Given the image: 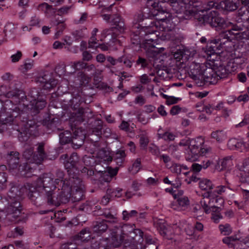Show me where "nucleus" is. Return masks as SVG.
Returning a JSON list of instances; mask_svg holds the SVG:
<instances>
[{"label": "nucleus", "instance_id": "obj_40", "mask_svg": "<svg viewBox=\"0 0 249 249\" xmlns=\"http://www.w3.org/2000/svg\"><path fill=\"white\" fill-rule=\"evenodd\" d=\"M28 96V99L30 101V103H31L39 99L40 97L43 96L40 94L37 89L34 88L30 91Z\"/></svg>", "mask_w": 249, "mask_h": 249}, {"label": "nucleus", "instance_id": "obj_62", "mask_svg": "<svg viewBox=\"0 0 249 249\" xmlns=\"http://www.w3.org/2000/svg\"><path fill=\"white\" fill-rule=\"evenodd\" d=\"M238 240L236 237L229 236L226 237L223 239L222 241L224 243L227 244L229 247H232L233 244L232 242Z\"/></svg>", "mask_w": 249, "mask_h": 249}, {"label": "nucleus", "instance_id": "obj_4", "mask_svg": "<svg viewBox=\"0 0 249 249\" xmlns=\"http://www.w3.org/2000/svg\"><path fill=\"white\" fill-rule=\"evenodd\" d=\"M77 98H73L70 100L69 104L71 108L76 111L74 116L71 118V121L75 123V125L88 120L93 116L92 111L89 107L79 108V105L77 103Z\"/></svg>", "mask_w": 249, "mask_h": 249}, {"label": "nucleus", "instance_id": "obj_63", "mask_svg": "<svg viewBox=\"0 0 249 249\" xmlns=\"http://www.w3.org/2000/svg\"><path fill=\"white\" fill-rule=\"evenodd\" d=\"M51 79V76L49 72L44 73L42 76H39L38 78L37 81L43 84L44 83L47 82Z\"/></svg>", "mask_w": 249, "mask_h": 249}, {"label": "nucleus", "instance_id": "obj_7", "mask_svg": "<svg viewBox=\"0 0 249 249\" xmlns=\"http://www.w3.org/2000/svg\"><path fill=\"white\" fill-rule=\"evenodd\" d=\"M122 233L124 235H127L130 239L137 244V246H140L141 249H144L145 248L143 245V232L139 229H134L130 225H124L122 227Z\"/></svg>", "mask_w": 249, "mask_h": 249}, {"label": "nucleus", "instance_id": "obj_12", "mask_svg": "<svg viewBox=\"0 0 249 249\" xmlns=\"http://www.w3.org/2000/svg\"><path fill=\"white\" fill-rule=\"evenodd\" d=\"M25 191L28 194V190L26 188V184L20 188L16 186H12L8 193V200L19 201L20 197L22 196Z\"/></svg>", "mask_w": 249, "mask_h": 249}, {"label": "nucleus", "instance_id": "obj_52", "mask_svg": "<svg viewBox=\"0 0 249 249\" xmlns=\"http://www.w3.org/2000/svg\"><path fill=\"white\" fill-rule=\"evenodd\" d=\"M56 178L55 179V183L58 185L59 183H60V186L62 185V183L61 182H63L65 180H63L64 174L63 171L58 169L56 170Z\"/></svg>", "mask_w": 249, "mask_h": 249}, {"label": "nucleus", "instance_id": "obj_36", "mask_svg": "<svg viewBox=\"0 0 249 249\" xmlns=\"http://www.w3.org/2000/svg\"><path fill=\"white\" fill-rule=\"evenodd\" d=\"M95 151H96V150H95ZM97 155L98 158L103 159L105 161H111L112 160V158L109 155L108 151L104 148L98 149L97 150Z\"/></svg>", "mask_w": 249, "mask_h": 249}, {"label": "nucleus", "instance_id": "obj_8", "mask_svg": "<svg viewBox=\"0 0 249 249\" xmlns=\"http://www.w3.org/2000/svg\"><path fill=\"white\" fill-rule=\"evenodd\" d=\"M205 68L204 64H200L193 62L190 66V71L188 72L189 76L194 81L198 87L203 86L204 79L203 78V69Z\"/></svg>", "mask_w": 249, "mask_h": 249}, {"label": "nucleus", "instance_id": "obj_5", "mask_svg": "<svg viewBox=\"0 0 249 249\" xmlns=\"http://www.w3.org/2000/svg\"><path fill=\"white\" fill-rule=\"evenodd\" d=\"M8 205L4 208L6 218L11 222H19L25 221L24 216L21 214V206L19 201L8 200Z\"/></svg>", "mask_w": 249, "mask_h": 249}, {"label": "nucleus", "instance_id": "obj_28", "mask_svg": "<svg viewBox=\"0 0 249 249\" xmlns=\"http://www.w3.org/2000/svg\"><path fill=\"white\" fill-rule=\"evenodd\" d=\"M84 189L81 187L78 189H72L71 198L73 202H77L82 200L84 197Z\"/></svg>", "mask_w": 249, "mask_h": 249}, {"label": "nucleus", "instance_id": "obj_19", "mask_svg": "<svg viewBox=\"0 0 249 249\" xmlns=\"http://www.w3.org/2000/svg\"><path fill=\"white\" fill-rule=\"evenodd\" d=\"M67 182L69 184V186L72 189H78L80 187L82 188H85L84 185L82 183V179L78 176L74 175L73 177H70L69 180L65 179L62 182Z\"/></svg>", "mask_w": 249, "mask_h": 249}, {"label": "nucleus", "instance_id": "obj_26", "mask_svg": "<svg viewBox=\"0 0 249 249\" xmlns=\"http://www.w3.org/2000/svg\"><path fill=\"white\" fill-rule=\"evenodd\" d=\"M118 170L117 168L112 169L111 167H107L105 171H99L101 173V177L103 180L106 182H109L113 177L115 176L117 173Z\"/></svg>", "mask_w": 249, "mask_h": 249}, {"label": "nucleus", "instance_id": "obj_27", "mask_svg": "<svg viewBox=\"0 0 249 249\" xmlns=\"http://www.w3.org/2000/svg\"><path fill=\"white\" fill-rule=\"evenodd\" d=\"M79 157L77 154L73 153L68 159L67 162L65 163V167L67 169H71L76 167L79 162Z\"/></svg>", "mask_w": 249, "mask_h": 249}, {"label": "nucleus", "instance_id": "obj_11", "mask_svg": "<svg viewBox=\"0 0 249 249\" xmlns=\"http://www.w3.org/2000/svg\"><path fill=\"white\" fill-rule=\"evenodd\" d=\"M191 1V0H170L167 2L175 13L182 14L185 8H187Z\"/></svg>", "mask_w": 249, "mask_h": 249}, {"label": "nucleus", "instance_id": "obj_6", "mask_svg": "<svg viewBox=\"0 0 249 249\" xmlns=\"http://www.w3.org/2000/svg\"><path fill=\"white\" fill-rule=\"evenodd\" d=\"M157 19L161 21L162 23H160L159 21H155L152 18L145 19L144 22L140 24L139 26L141 27L140 33L142 34V32H144L145 35H147L154 33L158 29L161 30V28H162V30H163L164 29V23H166V21L168 20L166 17Z\"/></svg>", "mask_w": 249, "mask_h": 249}, {"label": "nucleus", "instance_id": "obj_2", "mask_svg": "<svg viewBox=\"0 0 249 249\" xmlns=\"http://www.w3.org/2000/svg\"><path fill=\"white\" fill-rule=\"evenodd\" d=\"M71 188L67 182H62L61 189H58L57 193L54 191L46 202L48 205L58 206L61 204L69 202L71 197Z\"/></svg>", "mask_w": 249, "mask_h": 249}, {"label": "nucleus", "instance_id": "obj_39", "mask_svg": "<svg viewBox=\"0 0 249 249\" xmlns=\"http://www.w3.org/2000/svg\"><path fill=\"white\" fill-rule=\"evenodd\" d=\"M231 161L230 157H226L219 160L216 165H215V169L218 171H221L225 169L228 164Z\"/></svg>", "mask_w": 249, "mask_h": 249}, {"label": "nucleus", "instance_id": "obj_45", "mask_svg": "<svg viewBox=\"0 0 249 249\" xmlns=\"http://www.w3.org/2000/svg\"><path fill=\"white\" fill-rule=\"evenodd\" d=\"M101 77L100 76L95 75L94 76V81L95 84H98V87H101L103 89L107 92H110L112 90V89L108 86L107 84L101 82Z\"/></svg>", "mask_w": 249, "mask_h": 249}, {"label": "nucleus", "instance_id": "obj_61", "mask_svg": "<svg viewBox=\"0 0 249 249\" xmlns=\"http://www.w3.org/2000/svg\"><path fill=\"white\" fill-rule=\"evenodd\" d=\"M125 157V154L124 151V150H119L117 151L115 155L114 156V158L116 160H119V161H117V162H121L122 163Z\"/></svg>", "mask_w": 249, "mask_h": 249}, {"label": "nucleus", "instance_id": "obj_18", "mask_svg": "<svg viewBox=\"0 0 249 249\" xmlns=\"http://www.w3.org/2000/svg\"><path fill=\"white\" fill-rule=\"evenodd\" d=\"M201 14L198 18V22L200 25L209 24L210 25L214 15H216L217 12L214 11L207 12L205 11H200Z\"/></svg>", "mask_w": 249, "mask_h": 249}, {"label": "nucleus", "instance_id": "obj_9", "mask_svg": "<svg viewBox=\"0 0 249 249\" xmlns=\"http://www.w3.org/2000/svg\"><path fill=\"white\" fill-rule=\"evenodd\" d=\"M111 22L115 26L109 29H106L103 31V33L106 36L112 34V32L116 29L120 33L123 32L124 31L125 28L124 21L119 15L117 14H113Z\"/></svg>", "mask_w": 249, "mask_h": 249}, {"label": "nucleus", "instance_id": "obj_15", "mask_svg": "<svg viewBox=\"0 0 249 249\" xmlns=\"http://www.w3.org/2000/svg\"><path fill=\"white\" fill-rule=\"evenodd\" d=\"M202 74L204 79L203 86L206 83H209L211 84H214L217 83L216 79L215 70L210 67H207L205 65V68L203 69Z\"/></svg>", "mask_w": 249, "mask_h": 249}, {"label": "nucleus", "instance_id": "obj_32", "mask_svg": "<svg viewBox=\"0 0 249 249\" xmlns=\"http://www.w3.org/2000/svg\"><path fill=\"white\" fill-rule=\"evenodd\" d=\"M224 8L229 11L235 10L238 7L239 0H225L223 1Z\"/></svg>", "mask_w": 249, "mask_h": 249}, {"label": "nucleus", "instance_id": "obj_57", "mask_svg": "<svg viewBox=\"0 0 249 249\" xmlns=\"http://www.w3.org/2000/svg\"><path fill=\"white\" fill-rule=\"evenodd\" d=\"M223 20L216 15H213V17L211 22L210 25L213 27L220 26L222 23Z\"/></svg>", "mask_w": 249, "mask_h": 249}, {"label": "nucleus", "instance_id": "obj_48", "mask_svg": "<svg viewBox=\"0 0 249 249\" xmlns=\"http://www.w3.org/2000/svg\"><path fill=\"white\" fill-rule=\"evenodd\" d=\"M96 126L92 128L93 134H94L99 137L102 134V122L100 120L95 121Z\"/></svg>", "mask_w": 249, "mask_h": 249}, {"label": "nucleus", "instance_id": "obj_44", "mask_svg": "<svg viewBox=\"0 0 249 249\" xmlns=\"http://www.w3.org/2000/svg\"><path fill=\"white\" fill-rule=\"evenodd\" d=\"M111 243L115 247H119L121 244H123V234L122 231L121 234H115L111 237Z\"/></svg>", "mask_w": 249, "mask_h": 249}, {"label": "nucleus", "instance_id": "obj_55", "mask_svg": "<svg viewBox=\"0 0 249 249\" xmlns=\"http://www.w3.org/2000/svg\"><path fill=\"white\" fill-rule=\"evenodd\" d=\"M87 64L83 61L71 62V67L75 70H81L85 69Z\"/></svg>", "mask_w": 249, "mask_h": 249}, {"label": "nucleus", "instance_id": "obj_58", "mask_svg": "<svg viewBox=\"0 0 249 249\" xmlns=\"http://www.w3.org/2000/svg\"><path fill=\"white\" fill-rule=\"evenodd\" d=\"M149 143V139L147 137L142 135L140 138V145L141 149H144L146 148Z\"/></svg>", "mask_w": 249, "mask_h": 249}, {"label": "nucleus", "instance_id": "obj_34", "mask_svg": "<svg viewBox=\"0 0 249 249\" xmlns=\"http://www.w3.org/2000/svg\"><path fill=\"white\" fill-rule=\"evenodd\" d=\"M59 141L61 144H65L66 143L71 142V134L69 131H65L61 132L59 134Z\"/></svg>", "mask_w": 249, "mask_h": 249}, {"label": "nucleus", "instance_id": "obj_46", "mask_svg": "<svg viewBox=\"0 0 249 249\" xmlns=\"http://www.w3.org/2000/svg\"><path fill=\"white\" fill-rule=\"evenodd\" d=\"M200 203L205 213H210V212H220L221 210L220 208L217 206H211V207H209L205 201H201Z\"/></svg>", "mask_w": 249, "mask_h": 249}, {"label": "nucleus", "instance_id": "obj_20", "mask_svg": "<svg viewBox=\"0 0 249 249\" xmlns=\"http://www.w3.org/2000/svg\"><path fill=\"white\" fill-rule=\"evenodd\" d=\"M153 9L151 10L148 7L144 8L141 13V16L143 17L145 19H152L159 16L160 14L164 13L165 11H159L152 6Z\"/></svg>", "mask_w": 249, "mask_h": 249}, {"label": "nucleus", "instance_id": "obj_49", "mask_svg": "<svg viewBox=\"0 0 249 249\" xmlns=\"http://www.w3.org/2000/svg\"><path fill=\"white\" fill-rule=\"evenodd\" d=\"M175 137L176 136L173 133L168 131L161 134H158L159 138L162 139L165 141H173Z\"/></svg>", "mask_w": 249, "mask_h": 249}, {"label": "nucleus", "instance_id": "obj_31", "mask_svg": "<svg viewBox=\"0 0 249 249\" xmlns=\"http://www.w3.org/2000/svg\"><path fill=\"white\" fill-rule=\"evenodd\" d=\"M170 0H148L147 4L148 6H153L157 10L162 11H166V9L161 5L162 3L167 2Z\"/></svg>", "mask_w": 249, "mask_h": 249}, {"label": "nucleus", "instance_id": "obj_16", "mask_svg": "<svg viewBox=\"0 0 249 249\" xmlns=\"http://www.w3.org/2000/svg\"><path fill=\"white\" fill-rule=\"evenodd\" d=\"M47 157V154L44 150V143L41 142L37 145L36 151L33 155V161L36 164H40Z\"/></svg>", "mask_w": 249, "mask_h": 249}, {"label": "nucleus", "instance_id": "obj_24", "mask_svg": "<svg viewBox=\"0 0 249 249\" xmlns=\"http://www.w3.org/2000/svg\"><path fill=\"white\" fill-rule=\"evenodd\" d=\"M19 153L18 152H11L8 157V164L9 167L12 169H17L19 166Z\"/></svg>", "mask_w": 249, "mask_h": 249}, {"label": "nucleus", "instance_id": "obj_10", "mask_svg": "<svg viewBox=\"0 0 249 249\" xmlns=\"http://www.w3.org/2000/svg\"><path fill=\"white\" fill-rule=\"evenodd\" d=\"M86 138V132L80 128H75L71 136V145L73 148H79L84 143Z\"/></svg>", "mask_w": 249, "mask_h": 249}, {"label": "nucleus", "instance_id": "obj_59", "mask_svg": "<svg viewBox=\"0 0 249 249\" xmlns=\"http://www.w3.org/2000/svg\"><path fill=\"white\" fill-rule=\"evenodd\" d=\"M137 213V211L135 210H132L130 213H128L126 211H124L123 212V219L124 220H128L130 217L135 216Z\"/></svg>", "mask_w": 249, "mask_h": 249}, {"label": "nucleus", "instance_id": "obj_35", "mask_svg": "<svg viewBox=\"0 0 249 249\" xmlns=\"http://www.w3.org/2000/svg\"><path fill=\"white\" fill-rule=\"evenodd\" d=\"M199 185L201 190L206 191V192L212 191L213 187L212 181L207 179H204L200 181Z\"/></svg>", "mask_w": 249, "mask_h": 249}, {"label": "nucleus", "instance_id": "obj_56", "mask_svg": "<svg viewBox=\"0 0 249 249\" xmlns=\"http://www.w3.org/2000/svg\"><path fill=\"white\" fill-rule=\"evenodd\" d=\"M222 39H230V37L228 36L227 31L221 33L219 35V38L217 39H214V44H215V43H219V44L224 43L225 42L222 41Z\"/></svg>", "mask_w": 249, "mask_h": 249}, {"label": "nucleus", "instance_id": "obj_3", "mask_svg": "<svg viewBox=\"0 0 249 249\" xmlns=\"http://www.w3.org/2000/svg\"><path fill=\"white\" fill-rule=\"evenodd\" d=\"M205 141L201 137L193 139L190 142L189 149L191 155L186 158L187 160L191 161L196 160L198 156H203L211 151L210 147H206L204 145Z\"/></svg>", "mask_w": 249, "mask_h": 249}, {"label": "nucleus", "instance_id": "obj_29", "mask_svg": "<svg viewBox=\"0 0 249 249\" xmlns=\"http://www.w3.org/2000/svg\"><path fill=\"white\" fill-rule=\"evenodd\" d=\"M90 231L88 228H85L74 236V240H80L82 242L88 241L90 239Z\"/></svg>", "mask_w": 249, "mask_h": 249}, {"label": "nucleus", "instance_id": "obj_60", "mask_svg": "<svg viewBox=\"0 0 249 249\" xmlns=\"http://www.w3.org/2000/svg\"><path fill=\"white\" fill-rule=\"evenodd\" d=\"M219 229L221 233H223L224 235H229L231 232V230L229 224L220 225Z\"/></svg>", "mask_w": 249, "mask_h": 249}, {"label": "nucleus", "instance_id": "obj_43", "mask_svg": "<svg viewBox=\"0 0 249 249\" xmlns=\"http://www.w3.org/2000/svg\"><path fill=\"white\" fill-rule=\"evenodd\" d=\"M177 201L182 210H186L190 205L189 200L187 196L178 197Z\"/></svg>", "mask_w": 249, "mask_h": 249}, {"label": "nucleus", "instance_id": "obj_22", "mask_svg": "<svg viewBox=\"0 0 249 249\" xmlns=\"http://www.w3.org/2000/svg\"><path fill=\"white\" fill-rule=\"evenodd\" d=\"M107 223L106 220L94 222L92 224L93 231L98 234L105 232L108 229Z\"/></svg>", "mask_w": 249, "mask_h": 249}, {"label": "nucleus", "instance_id": "obj_23", "mask_svg": "<svg viewBox=\"0 0 249 249\" xmlns=\"http://www.w3.org/2000/svg\"><path fill=\"white\" fill-rule=\"evenodd\" d=\"M46 102L44 99V96H41L39 99L31 102L30 103V107H29L33 111L38 113L39 110L42 109L46 106Z\"/></svg>", "mask_w": 249, "mask_h": 249}, {"label": "nucleus", "instance_id": "obj_47", "mask_svg": "<svg viewBox=\"0 0 249 249\" xmlns=\"http://www.w3.org/2000/svg\"><path fill=\"white\" fill-rule=\"evenodd\" d=\"M34 149L32 147H29L25 150L23 153V157L26 159L27 160L30 162H34L33 161V155H34Z\"/></svg>", "mask_w": 249, "mask_h": 249}, {"label": "nucleus", "instance_id": "obj_50", "mask_svg": "<svg viewBox=\"0 0 249 249\" xmlns=\"http://www.w3.org/2000/svg\"><path fill=\"white\" fill-rule=\"evenodd\" d=\"M106 60L107 62L109 63L106 65V67L107 68H110L111 66L115 65L117 62H122L123 61V59L122 58H119L118 59H116L110 56H107L106 57Z\"/></svg>", "mask_w": 249, "mask_h": 249}, {"label": "nucleus", "instance_id": "obj_64", "mask_svg": "<svg viewBox=\"0 0 249 249\" xmlns=\"http://www.w3.org/2000/svg\"><path fill=\"white\" fill-rule=\"evenodd\" d=\"M169 73V70L167 68L164 69H159L157 71L158 75L159 77H162L163 79L166 78L167 75Z\"/></svg>", "mask_w": 249, "mask_h": 249}, {"label": "nucleus", "instance_id": "obj_51", "mask_svg": "<svg viewBox=\"0 0 249 249\" xmlns=\"http://www.w3.org/2000/svg\"><path fill=\"white\" fill-rule=\"evenodd\" d=\"M57 81L54 79L51 78L50 80H49L47 82L44 83L42 84V88L44 89H49L55 87L57 85Z\"/></svg>", "mask_w": 249, "mask_h": 249}, {"label": "nucleus", "instance_id": "obj_41", "mask_svg": "<svg viewBox=\"0 0 249 249\" xmlns=\"http://www.w3.org/2000/svg\"><path fill=\"white\" fill-rule=\"evenodd\" d=\"M123 234V244L124 247L126 249L128 248L129 249L135 247L137 246V244L132 239H130V237L126 235Z\"/></svg>", "mask_w": 249, "mask_h": 249}, {"label": "nucleus", "instance_id": "obj_54", "mask_svg": "<svg viewBox=\"0 0 249 249\" xmlns=\"http://www.w3.org/2000/svg\"><path fill=\"white\" fill-rule=\"evenodd\" d=\"M238 19L237 23L232 25L231 30L235 31H241L246 29V25H244L243 21H239Z\"/></svg>", "mask_w": 249, "mask_h": 249}, {"label": "nucleus", "instance_id": "obj_17", "mask_svg": "<svg viewBox=\"0 0 249 249\" xmlns=\"http://www.w3.org/2000/svg\"><path fill=\"white\" fill-rule=\"evenodd\" d=\"M42 124L44 126L46 127L47 129V133H50L51 132H54L56 131H60L61 128L58 126L60 124V122L58 119H53L47 120L45 119L43 121Z\"/></svg>", "mask_w": 249, "mask_h": 249}, {"label": "nucleus", "instance_id": "obj_53", "mask_svg": "<svg viewBox=\"0 0 249 249\" xmlns=\"http://www.w3.org/2000/svg\"><path fill=\"white\" fill-rule=\"evenodd\" d=\"M211 137L218 142H221L223 141L224 135L222 131L217 130L212 133Z\"/></svg>", "mask_w": 249, "mask_h": 249}, {"label": "nucleus", "instance_id": "obj_42", "mask_svg": "<svg viewBox=\"0 0 249 249\" xmlns=\"http://www.w3.org/2000/svg\"><path fill=\"white\" fill-rule=\"evenodd\" d=\"M214 40H212L206 46L205 52L207 53V55L211 56L212 54L216 53V51L218 48V47L217 46V43H215V44H214Z\"/></svg>", "mask_w": 249, "mask_h": 249}, {"label": "nucleus", "instance_id": "obj_33", "mask_svg": "<svg viewBox=\"0 0 249 249\" xmlns=\"http://www.w3.org/2000/svg\"><path fill=\"white\" fill-rule=\"evenodd\" d=\"M216 79L217 81L218 79L224 78L227 76L229 74V70H227L225 66L220 65L215 70Z\"/></svg>", "mask_w": 249, "mask_h": 249}, {"label": "nucleus", "instance_id": "obj_21", "mask_svg": "<svg viewBox=\"0 0 249 249\" xmlns=\"http://www.w3.org/2000/svg\"><path fill=\"white\" fill-rule=\"evenodd\" d=\"M248 144L241 141H238L236 139H231L230 140L228 143V146L230 149L238 150L242 151L247 148Z\"/></svg>", "mask_w": 249, "mask_h": 249}, {"label": "nucleus", "instance_id": "obj_38", "mask_svg": "<svg viewBox=\"0 0 249 249\" xmlns=\"http://www.w3.org/2000/svg\"><path fill=\"white\" fill-rule=\"evenodd\" d=\"M156 227L159 231L160 234L165 237L167 234V224L163 220H159L156 224Z\"/></svg>", "mask_w": 249, "mask_h": 249}, {"label": "nucleus", "instance_id": "obj_1", "mask_svg": "<svg viewBox=\"0 0 249 249\" xmlns=\"http://www.w3.org/2000/svg\"><path fill=\"white\" fill-rule=\"evenodd\" d=\"M56 185L51 174H44L33 183L26 184L28 197L35 205H40L51 196L57 188Z\"/></svg>", "mask_w": 249, "mask_h": 249}, {"label": "nucleus", "instance_id": "obj_14", "mask_svg": "<svg viewBox=\"0 0 249 249\" xmlns=\"http://www.w3.org/2000/svg\"><path fill=\"white\" fill-rule=\"evenodd\" d=\"M36 124L32 121H29L27 123L24 130L21 131H18V135L19 140L21 142L27 141L32 134L33 130L31 128H35Z\"/></svg>", "mask_w": 249, "mask_h": 249}, {"label": "nucleus", "instance_id": "obj_13", "mask_svg": "<svg viewBox=\"0 0 249 249\" xmlns=\"http://www.w3.org/2000/svg\"><path fill=\"white\" fill-rule=\"evenodd\" d=\"M231 189L228 186L221 185L217 186L215 190L213 191H208L202 194L204 198H214L218 196L219 195H222L224 193L230 194L231 193Z\"/></svg>", "mask_w": 249, "mask_h": 249}, {"label": "nucleus", "instance_id": "obj_25", "mask_svg": "<svg viewBox=\"0 0 249 249\" xmlns=\"http://www.w3.org/2000/svg\"><path fill=\"white\" fill-rule=\"evenodd\" d=\"M182 13L184 14L183 17L185 19L194 18L197 21L198 18L200 17L199 14H201L200 11H197L195 8L192 7L190 8L189 5L187 8H185L184 11Z\"/></svg>", "mask_w": 249, "mask_h": 249}, {"label": "nucleus", "instance_id": "obj_37", "mask_svg": "<svg viewBox=\"0 0 249 249\" xmlns=\"http://www.w3.org/2000/svg\"><path fill=\"white\" fill-rule=\"evenodd\" d=\"M238 16L239 17L238 20H241L243 22H245L249 18V10L246 7L241 8L238 10Z\"/></svg>", "mask_w": 249, "mask_h": 249}, {"label": "nucleus", "instance_id": "obj_30", "mask_svg": "<svg viewBox=\"0 0 249 249\" xmlns=\"http://www.w3.org/2000/svg\"><path fill=\"white\" fill-rule=\"evenodd\" d=\"M100 215L104 216L106 219V221L108 223L114 224L118 222V218L116 214H113L109 210H105Z\"/></svg>", "mask_w": 249, "mask_h": 249}]
</instances>
